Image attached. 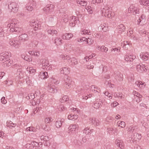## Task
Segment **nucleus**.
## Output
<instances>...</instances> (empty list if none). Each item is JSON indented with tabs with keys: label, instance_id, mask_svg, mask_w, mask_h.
Listing matches in <instances>:
<instances>
[{
	"label": "nucleus",
	"instance_id": "nucleus-59",
	"mask_svg": "<svg viewBox=\"0 0 149 149\" xmlns=\"http://www.w3.org/2000/svg\"><path fill=\"white\" fill-rule=\"evenodd\" d=\"M86 42H87V43L88 45H91L93 43V41L91 39L88 38V39H87Z\"/></svg>",
	"mask_w": 149,
	"mask_h": 149
},
{
	"label": "nucleus",
	"instance_id": "nucleus-36",
	"mask_svg": "<svg viewBox=\"0 0 149 149\" xmlns=\"http://www.w3.org/2000/svg\"><path fill=\"white\" fill-rule=\"evenodd\" d=\"M40 75L41 79H45L47 78L48 77L47 72H40Z\"/></svg>",
	"mask_w": 149,
	"mask_h": 149
},
{
	"label": "nucleus",
	"instance_id": "nucleus-7",
	"mask_svg": "<svg viewBox=\"0 0 149 149\" xmlns=\"http://www.w3.org/2000/svg\"><path fill=\"white\" fill-rule=\"evenodd\" d=\"M30 25L31 26H33L35 31H36L39 27L41 26V25L40 23L39 24L38 21L35 19L32 20L30 21Z\"/></svg>",
	"mask_w": 149,
	"mask_h": 149
},
{
	"label": "nucleus",
	"instance_id": "nucleus-49",
	"mask_svg": "<svg viewBox=\"0 0 149 149\" xmlns=\"http://www.w3.org/2000/svg\"><path fill=\"white\" fill-rule=\"evenodd\" d=\"M114 13L113 12H111V11L110 12H109V13H107V14L106 17L108 18H111L114 16Z\"/></svg>",
	"mask_w": 149,
	"mask_h": 149
},
{
	"label": "nucleus",
	"instance_id": "nucleus-28",
	"mask_svg": "<svg viewBox=\"0 0 149 149\" xmlns=\"http://www.w3.org/2000/svg\"><path fill=\"white\" fill-rule=\"evenodd\" d=\"M48 33L53 36H56L57 34V32L56 31L53 29H49L47 31Z\"/></svg>",
	"mask_w": 149,
	"mask_h": 149
},
{
	"label": "nucleus",
	"instance_id": "nucleus-15",
	"mask_svg": "<svg viewBox=\"0 0 149 149\" xmlns=\"http://www.w3.org/2000/svg\"><path fill=\"white\" fill-rule=\"evenodd\" d=\"M90 122L95 126H97L100 125L98 120L95 118H92L90 119Z\"/></svg>",
	"mask_w": 149,
	"mask_h": 149
},
{
	"label": "nucleus",
	"instance_id": "nucleus-61",
	"mask_svg": "<svg viewBox=\"0 0 149 149\" xmlns=\"http://www.w3.org/2000/svg\"><path fill=\"white\" fill-rule=\"evenodd\" d=\"M136 130H137V128L136 127H132L129 130V131L130 132H134L136 131Z\"/></svg>",
	"mask_w": 149,
	"mask_h": 149
},
{
	"label": "nucleus",
	"instance_id": "nucleus-45",
	"mask_svg": "<svg viewBox=\"0 0 149 149\" xmlns=\"http://www.w3.org/2000/svg\"><path fill=\"white\" fill-rule=\"evenodd\" d=\"M135 84H136L137 86L141 88L143 87V86L144 87L145 85V84L144 83H143L141 81H136V82Z\"/></svg>",
	"mask_w": 149,
	"mask_h": 149
},
{
	"label": "nucleus",
	"instance_id": "nucleus-53",
	"mask_svg": "<svg viewBox=\"0 0 149 149\" xmlns=\"http://www.w3.org/2000/svg\"><path fill=\"white\" fill-rule=\"evenodd\" d=\"M114 96L115 97H120L121 99L123 97V95L118 93H115L114 94Z\"/></svg>",
	"mask_w": 149,
	"mask_h": 149
},
{
	"label": "nucleus",
	"instance_id": "nucleus-31",
	"mask_svg": "<svg viewBox=\"0 0 149 149\" xmlns=\"http://www.w3.org/2000/svg\"><path fill=\"white\" fill-rule=\"evenodd\" d=\"M90 88L91 90H92V91H94V92L95 91L98 93H99L101 91V90L99 88H98L97 86L95 85L91 86L90 87Z\"/></svg>",
	"mask_w": 149,
	"mask_h": 149
},
{
	"label": "nucleus",
	"instance_id": "nucleus-6",
	"mask_svg": "<svg viewBox=\"0 0 149 149\" xmlns=\"http://www.w3.org/2000/svg\"><path fill=\"white\" fill-rule=\"evenodd\" d=\"M128 11H130L131 13H132L134 15H135L137 14H139V9L138 8L136 7L135 4H132L128 8Z\"/></svg>",
	"mask_w": 149,
	"mask_h": 149
},
{
	"label": "nucleus",
	"instance_id": "nucleus-10",
	"mask_svg": "<svg viewBox=\"0 0 149 149\" xmlns=\"http://www.w3.org/2000/svg\"><path fill=\"white\" fill-rule=\"evenodd\" d=\"M38 143L36 141H32L30 143H27L25 146V147L27 148L32 149L34 147L37 146Z\"/></svg>",
	"mask_w": 149,
	"mask_h": 149
},
{
	"label": "nucleus",
	"instance_id": "nucleus-64",
	"mask_svg": "<svg viewBox=\"0 0 149 149\" xmlns=\"http://www.w3.org/2000/svg\"><path fill=\"white\" fill-rule=\"evenodd\" d=\"M5 97H3L1 99V101L2 103L5 104L7 103V101L5 99Z\"/></svg>",
	"mask_w": 149,
	"mask_h": 149
},
{
	"label": "nucleus",
	"instance_id": "nucleus-38",
	"mask_svg": "<svg viewBox=\"0 0 149 149\" xmlns=\"http://www.w3.org/2000/svg\"><path fill=\"white\" fill-rule=\"evenodd\" d=\"M61 120H57L55 123V125L56 127L57 128H60L62 125V123H63V121H62Z\"/></svg>",
	"mask_w": 149,
	"mask_h": 149
},
{
	"label": "nucleus",
	"instance_id": "nucleus-29",
	"mask_svg": "<svg viewBox=\"0 0 149 149\" xmlns=\"http://www.w3.org/2000/svg\"><path fill=\"white\" fill-rule=\"evenodd\" d=\"M116 143L117 145L120 148H124V144L122 141L120 140H117L116 141Z\"/></svg>",
	"mask_w": 149,
	"mask_h": 149
},
{
	"label": "nucleus",
	"instance_id": "nucleus-55",
	"mask_svg": "<svg viewBox=\"0 0 149 149\" xmlns=\"http://www.w3.org/2000/svg\"><path fill=\"white\" fill-rule=\"evenodd\" d=\"M52 119L51 117H48L45 118V123H48L52 121Z\"/></svg>",
	"mask_w": 149,
	"mask_h": 149
},
{
	"label": "nucleus",
	"instance_id": "nucleus-48",
	"mask_svg": "<svg viewBox=\"0 0 149 149\" xmlns=\"http://www.w3.org/2000/svg\"><path fill=\"white\" fill-rule=\"evenodd\" d=\"M118 126L122 128L124 127L125 126V122L123 121H118Z\"/></svg>",
	"mask_w": 149,
	"mask_h": 149
},
{
	"label": "nucleus",
	"instance_id": "nucleus-25",
	"mask_svg": "<svg viewBox=\"0 0 149 149\" xmlns=\"http://www.w3.org/2000/svg\"><path fill=\"white\" fill-rule=\"evenodd\" d=\"M136 69L138 72H140L145 71V69L147 70V68H146L144 66H141L140 65H136Z\"/></svg>",
	"mask_w": 149,
	"mask_h": 149
},
{
	"label": "nucleus",
	"instance_id": "nucleus-58",
	"mask_svg": "<svg viewBox=\"0 0 149 149\" xmlns=\"http://www.w3.org/2000/svg\"><path fill=\"white\" fill-rule=\"evenodd\" d=\"M4 36V32L3 29L2 28H0V37H3Z\"/></svg>",
	"mask_w": 149,
	"mask_h": 149
},
{
	"label": "nucleus",
	"instance_id": "nucleus-63",
	"mask_svg": "<svg viewBox=\"0 0 149 149\" xmlns=\"http://www.w3.org/2000/svg\"><path fill=\"white\" fill-rule=\"evenodd\" d=\"M66 109V108L62 105L60 106V107L58 108V109L60 111H64Z\"/></svg>",
	"mask_w": 149,
	"mask_h": 149
},
{
	"label": "nucleus",
	"instance_id": "nucleus-19",
	"mask_svg": "<svg viewBox=\"0 0 149 149\" xmlns=\"http://www.w3.org/2000/svg\"><path fill=\"white\" fill-rule=\"evenodd\" d=\"M114 77L119 81H121L123 80V75L120 72H117L114 74Z\"/></svg>",
	"mask_w": 149,
	"mask_h": 149
},
{
	"label": "nucleus",
	"instance_id": "nucleus-8",
	"mask_svg": "<svg viewBox=\"0 0 149 149\" xmlns=\"http://www.w3.org/2000/svg\"><path fill=\"white\" fill-rule=\"evenodd\" d=\"M78 127V125L77 124L70 125L68 128V133L70 134L75 133L76 132V129Z\"/></svg>",
	"mask_w": 149,
	"mask_h": 149
},
{
	"label": "nucleus",
	"instance_id": "nucleus-22",
	"mask_svg": "<svg viewBox=\"0 0 149 149\" xmlns=\"http://www.w3.org/2000/svg\"><path fill=\"white\" fill-rule=\"evenodd\" d=\"M102 103L100 100H97L94 103V107L96 109H98L100 107H101L102 105Z\"/></svg>",
	"mask_w": 149,
	"mask_h": 149
},
{
	"label": "nucleus",
	"instance_id": "nucleus-60",
	"mask_svg": "<svg viewBox=\"0 0 149 149\" xmlns=\"http://www.w3.org/2000/svg\"><path fill=\"white\" fill-rule=\"evenodd\" d=\"M41 139H43L44 141H48L49 139V138L47 136H42L41 137Z\"/></svg>",
	"mask_w": 149,
	"mask_h": 149
},
{
	"label": "nucleus",
	"instance_id": "nucleus-33",
	"mask_svg": "<svg viewBox=\"0 0 149 149\" xmlns=\"http://www.w3.org/2000/svg\"><path fill=\"white\" fill-rule=\"evenodd\" d=\"M133 137L134 140L136 141L137 140H139L141 139L142 136L141 134H139L136 132L134 133Z\"/></svg>",
	"mask_w": 149,
	"mask_h": 149
},
{
	"label": "nucleus",
	"instance_id": "nucleus-44",
	"mask_svg": "<svg viewBox=\"0 0 149 149\" xmlns=\"http://www.w3.org/2000/svg\"><path fill=\"white\" fill-rule=\"evenodd\" d=\"M69 100V97L67 95H65L60 100V101L61 103H63Z\"/></svg>",
	"mask_w": 149,
	"mask_h": 149
},
{
	"label": "nucleus",
	"instance_id": "nucleus-21",
	"mask_svg": "<svg viewBox=\"0 0 149 149\" xmlns=\"http://www.w3.org/2000/svg\"><path fill=\"white\" fill-rule=\"evenodd\" d=\"M60 72L63 74H68L69 73L70 69L68 67H64L61 69Z\"/></svg>",
	"mask_w": 149,
	"mask_h": 149
},
{
	"label": "nucleus",
	"instance_id": "nucleus-20",
	"mask_svg": "<svg viewBox=\"0 0 149 149\" xmlns=\"http://www.w3.org/2000/svg\"><path fill=\"white\" fill-rule=\"evenodd\" d=\"M13 61L10 60L8 58V59L6 60L4 62H3L2 66L4 67H8L11 65L13 63Z\"/></svg>",
	"mask_w": 149,
	"mask_h": 149
},
{
	"label": "nucleus",
	"instance_id": "nucleus-14",
	"mask_svg": "<svg viewBox=\"0 0 149 149\" xmlns=\"http://www.w3.org/2000/svg\"><path fill=\"white\" fill-rule=\"evenodd\" d=\"M140 56L143 61H146L149 58V53L148 52H146L144 54H140Z\"/></svg>",
	"mask_w": 149,
	"mask_h": 149
},
{
	"label": "nucleus",
	"instance_id": "nucleus-62",
	"mask_svg": "<svg viewBox=\"0 0 149 149\" xmlns=\"http://www.w3.org/2000/svg\"><path fill=\"white\" fill-rule=\"evenodd\" d=\"M72 45L71 44H67L66 45V46L67 47V48H66V49L68 50H70L72 48Z\"/></svg>",
	"mask_w": 149,
	"mask_h": 149
},
{
	"label": "nucleus",
	"instance_id": "nucleus-40",
	"mask_svg": "<svg viewBox=\"0 0 149 149\" xmlns=\"http://www.w3.org/2000/svg\"><path fill=\"white\" fill-rule=\"evenodd\" d=\"M60 57L63 60H68L70 59V57L67 55H61L60 56Z\"/></svg>",
	"mask_w": 149,
	"mask_h": 149
},
{
	"label": "nucleus",
	"instance_id": "nucleus-54",
	"mask_svg": "<svg viewBox=\"0 0 149 149\" xmlns=\"http://www.w3.org/2000/svg\"><path fill=\"white\" fill-rule=\"evenodd\" d=\"M87 38L85 37H82L81 38H79L77 39V41L79 42H82L84 41H86Z\"/></svg>",
	"mask_w": 149,
	"mask_h": 149
},
{
	"label": "nucleus",
	"instance_id": "nucleus-57",
	"mask_svg": "<svg viewBox=\"0 0 149 149\" xmlns=\"http://www.w3.org/2000/svg\"><path fill=\"white\" fill-rule=\"evenodd\" d=\"M24 59L26 61L29 62L32 61V59L31 58H29L28 56H25L24 57Z\"/></svg>",
	"mask_w": 149,
	"mask_h": 149
},
{
	"label": "nucleus",
	"instance_id": "nucleus-27",
	"mask_svg": "<svg viewBox=\"0 0 149 149\" xmlns=\"http://www.w3.org/2000/svg\"><path fill=\"white\" fill-rule=\"evenodd\" d=\"M54 43L57 46L60 45L62 43V40L60 38L57 37L54 39Z\"/></svg>",
	"mask_w": 149,
	"mask_h": 149
},
{
	"label": "nucleus",
	"instance_id": "nucleus-39",
	"mask_svg": "<svg viewBox=\"0 0 149 149\" xmlns=\"http://www.w3.org/2000/svg\"><path fill=\"white\" fill-rule=\"evenodd\" d=\"M19 22L17 23V25L15 27V31L14 32H21L23 30L22 27L21 26H20L18 25Z\"/></svg>",
	"mask_w": 149,
	"mask_h": 149
},
{
	"label": "nucleus",
	"instance_id": "nucleus-52",
	"mask_svg": "<svg viewBox=\"0 0 149 149\" xmlns=\"http://www.w3.org/2000/svg\"><path fill=\"white\" fill-rule=\"evenodd\" d=\"M100 50L102 51V52H104L105 53L107 52L108 51V48L103 46L100 47Z\"/></svg>",
	"mask_w": 149,
	"mask_h": 149
},
{
	"label": "nucleus",
	"instance_id": "nucleus-5",
	"mask_svg": "<svg viewBox=\"0 0 149 149\" xmlns=\"http://www.w3.org/2000/svg\"><path fill=\"white\" fill-rule=\"evenodd\" d=\"M54 6L52 4L48 5L44 8L43 10L46 14H51L54 10Z\"/></svg>",
	"mask_w": 149,
	"mask_h": 149
},
{
	"label": "nucleus",
	"instance_id": "nucleus-23",
	"mask_svg": "<svg viewBox=\"0 0 149 149\" xmlns=\"http://www.w3.org/2000/svg\"><path fill=\"white\" fill-rule=\"evenodd\" d=\"M73 36V35L71 33H66L62 36V38L65 40H69Z\"/></svg>",
	"mask_w": 149,
	"mask_h": 149
},
{
	"label": "nucleus",
	"instance_id": "nucleus-9",
	"mask_svg": "<svg viewBox=\"0 0 149 149\" xmlns=\"http://www.w3.org/2000/svg\"><path fill=\"white\" fill-rule=\"evenodd\" d=\"M70 20L69 23V25L71 27H74L76 23H77V21H79V19L77 17L72 16L70 17Z\"/></svg>",
	"mask_w": 149,
	"mask_h": 149
},
{
	"label": "nucleus",
	"instance_id": "nucleus-50",
	"mask_svg": "<svg viewBox=\"0 0 149 149\" xmlns=\"http://www.w3.org/2000/svg\"><path fill=\"white\" fill-rule=\"evenodd\" d=\"M62 17L64 22H68V20L69 17L67 15H63Z\"/></svg>",
	"mask_w": 149,
	"mask_h": 149
},
{
	"label": "nucleus",
	"instance_id": "nucleus-11",
	"mask_svg": "<svg viewBox=\"0 0 149 149\" xmlns=\"http://www.w3.org/2000/svg\"><path fill=\"white\" fill-rule=\"evenodd\" d=\"M18 38L21 42H24L29 40V37L27 34L24 33L20 35L19 36Z\"/></svg>",
	"mask_w": 149,
	"mask_h": 149
},
{
	"label": "nucleus",
	"instance_id": "nucleus-42",
	"mask_svg": "<svg viewBox=\"0 0 149 149\" xmlns=\"http://www.w3.org/2000/svg\"><path fill=\"white\" fill-rule=\"evenodd\" d=\"M42 63V67H44L45 68H46L49 64L48 61L45 59H43Z\"/></svg>",
	"mask_w": 149,
	"mask_h": 149
},
{
	"label": "nucleus",
	"instance_id": "nucleus-4",
	"mask_svg": "<svg viewBox=\"0 0 149 149\" xmlns=\"http://www.w3.org/2000/svg\"><path fill=\"white\" fill-rule=\"evenodd\" d=\"M72 82V81L70 77H65L64 84V87L67 89L70 88L71 87Z\"/></svg>",
	"mask_w": 149,
	"mask_h": 149
},
{
	"label": "nucleus",
	"instance_id": "nucleus-26",
	"mask_svg": "<svg viewBox=\"0 0 149 149\" xmlns=\"http://www.w3.org/2000/svg\"><path fill=\"white\" fill-rule=\"evenodd\" d=\"M70 64L72 66H74L75 65L78 64V62L76 58L74 57H72L70 59Z\"/></svg>",
	"mask_w": 149,
	"mask_h": 149
},
{
	"label": "nucleus",
	"instance_id": "nucleus-1",
	"mask_svg": "<svg viewBox=\"0 0 149 149\" xmlns=\"http://www.w3.org/2000/svg\"><path fill=\"white\" fill-rule=\"evenodd\" d=\"M18 21L16 19H14L9 20L8 22L7 27L10 28L11 32H13L15 31V27L17 25Z\"/></svg>",
	"mask_w": 149,
	"mask_h": 149
},
{
	"label": "nucleus",
	"instance_id": "nucleus-13",
	"mask_svg": "<svg viewBox=\"0 0 149 149\" xmlns=\"http://www.w3.org/2000/svg\"><path fill=\"white\" fill-rule=\"evenodd\" d=\"M136 58L135 55H126L125 56V60L128 62H132Z\"/></svg>",
	"mask_w": 149,
	"mask_h": 149
},
{
	"label": "nucleus",
	"instance_id": "nucleus-43",
	"mask_svg": "<svg viewBox=\"0 0 149 149\" xmlns=\"http://www.w3.org/2000/svg\"><path fill=\"white\" fill-rule=\"evenodd\" d=\"M17 76L19 77L20 79L22 78L23 77V73L21 72V69H18L17 70Z\"/></svg>",
	"mask_w": 149,
	"mask_h": 149
},
{
	"label": "nucleus",
	"instance_id": "nucleus-47",
	"mask_svg": "<svg viewBox=\"0 0 149 149\" xmlns=\"http://www.w3.org/2000/svg\"><path fill=\"white\" fill-rule=\"evenodd\" d=\"M133 94L134 95V96L135 97L134 98H136V97H139V98H142V96L139 93L137 92L134 91H133Z\"/></svg>",
	"mask_w": 149,
	"mask_h": 149
},
{
	"label": "nucleus",
	"instance_id": "nucleus-30",
	"mask_svg": "<svg viewBox=\"0 0 149 149\" xmlns=\"http://www.w3.org/2000/svg\"><path fill=\"white\" fill-rule=\"evenodd\" d=\"M140 4L144 6H149V0H139Z\"/></svg>",
	"mask_w": 149,
	"mask_h": 149
},
{
	"label": "nucleus",
	"instance_id": "nucleus-17",
	"mask_svg": "<svg viewBox=\"0 0 149 149\" xmlns=\"http://www.w3.org/2000/svg\"><path fill=\"white\" fill-rule=\"evenodd\" d=\"M145 16L144 15H142L138 20V22L139 24H140L141 25H143L146 23Z\"/></svg>",
	"mask_w": 149,
	"mask_h": 149
},
{
	"label": "nucleus",
	"instance_id": "nucleus-56",
	"mask_svg": "<svg viewBox=\"0 0 149 149\" xmlns=\"http://www.w3.org/2000/svg\"><path fill=\"white\" fill-rule=\"evenodd\" d=\"M131 44H130V43L129 42L127 41H124L123 42V43H122L121 45L122 46L123 45V47H124L125 46L127 45L128 46H130L131 45Z\"/></svg>",
	"mask_w": 149,
	"mask_h": 149
},
{
	"label": "nucleus",
	"instance_id": "nucleus-32",
	"mask_svg": "<svg viewBox=\"0 0 149 149\" xmlns=\"http://www.w3.org/2000/svg\"><path fill=\"white\" fill-rule=\"evenodd\" d=\"M78 118V116L77 115L70 114L68 115V119L71 120H76Z\"/></svg>",
	"mask_w": 149,
	"mask_h": 149
},
{
	"label": "nucleus",
	"instance_id": "nucleus-34",
	"mask_svg": "<svg viewBox=\"0 0 149 149\" xmlns=\"http://www.w3.org/2000/svg\"><path fill=\"white\" fill-rule=\"evenodd\" d=\"M118 31L121 33L125 31V28L123 24H121L118 26Z\"/></svg>",
	"mask_w": 149,
	"mask_h": 149
},
{
	"label": "nucleus",
	"instance_id": "nucleus-46",
	"mask_svg": "<svg viewBox=\"0 0 149 149\" xmlns=\"http://www.w3.org/2000/svg\"><path fill=\"white\" fill-rule=\"evenodd\" d=\"M81 33L82 34L91 35V33L89 30L84 29L81 31Z\"/></svg>",
	"mask_w": 149,
	"mask_h": 149
},
{
	"label": "nucleus",
	"instance_id": "nucleus-35",
	"mask_svg": "<svg viewBox=\"0 0 149 149\" xmlns=\"http://www.w3.org/2000/svg\"><path fill=\"white\" fill-rule=\"evenodd\" d=\"M37 37L41 40H44L46 38L45 34L44 33H39L37 35Z\"/></svg>",
	"mask_w": 149,
	"mask_h": 149
},
{
	"label": "nucleus",
	"instance_id": "nucleus-18",
	"mask_svg": "<svg viewBox=\"0 0 149 149\" xmlns=\"http://www.w3.org/2000/svg\"><path fill=\"white\" fill-rule=\"evenodd\" d=\"M111 9L108 7H105L104 8H103L102 10V13L104 16L106 17L107 14V13H109V12L111 11Z\"/></svg>",
	"mask_w": 149,
	"mask_h": 149
},
{
	"label": "nucleus",
	"instance_id": "nucleus-2",
	"mask_svg": "<svg viewBox=\"0 0 149 149\" xmlns=\"http://www.w3.org/2000/svg\"><path fill=\"white\" fill-rule=\"evenodd\" d=\"M9 43L11 46L15 48H18L21 43V42L19 39L18 40L15 38L10 39Z\"/></svg>",
	"mask_w": 149,
	"mask_h": 149
},
{
	"label": "nucleus",
	"instance_id": "nucleus-12",
	"mask_svg": "<svg viewBox=\"0 0 149 149\" xmlns=\"http://www.w3.org/2000/svg\"><path fill=\"white\" fill-rule=\"evenodd\" d=\"M36 6L35 2L33 1H32V3L27 4L26 8L28 11H31L35 8Z\"/></svg>",
	"mask_w": 149,
	"mask_h": 149
},
{
	"label": "nucleus",
	"instance_id": "nucleus-37",
	"mask_svg": "<svg viewBox=\"0 0 149 149\" xmlns=\"http://www.w3.org/2000/svg\"><path fill=\"white\" fill-rule=\"evenodd\" d=\"M35 94L33 93H29L28 95L26 96V98L27 99L33 100L35 98Z\"/></svg>",
	"mask_w": 149,
	"mask_h": 149
},
{
	"label": "nucleus",
	"instance_id": "nucleus-41",
	"mask_svg": "<svg viewBox=\"0 0 149 149\" xmlns=\"http://www.w3.org/2000/svg\"><path fill=\"white\" fill-rule=\"evenodd\" d=\"M77 4H79L81 6H86L87 4L86 1H81V0H77Z\"/></svg>",
	"mask_w": 149,
	"mask_h": 149
},
{
	"label": "nucleus",
	"instance_id": "nucleus-24",
	"mask_svg": "<svg viewBox=\"0 0 149 149\" xmlns=\"http://www.w3.org/2000/svg\"><path fill=\"white\" fill-rule=\"evenodd\" d=\"M8 55L6 53H1L0 54V60L1 61L8 59Z\"/></svg>",
	"mask_w": 149,
	"mask_h": 149
},
{
	"label": "nucleus",
	"instance_id": "nucleus-51",
	"mask_svg": "<svg viewBox=\"0 0 149 149\" xmlns=\"http://www.w3.org/2000/svg\"><path fill=\"white\" fill-rule=\"evenodd\" d=\"M91 131V130H90L89 128H86L83 130V133L86 135H88L89 134Z\"/></svg>",
	"mask_w": 149,
	"mask_h": 149
},
{
	"label": "nucleus",
	"instance_id": "nucleus-16",
	"mask_svg": "<svg viewBox=\"0 0 149 149\" xmlns=\"http://www.w3.org/2000/svg\"><path fill=\"white\" fill-rule=\"evenodd\" d=\"M49 92L51 93H55L57 92V89L54 85L49 84L48 86Z\"/></svg>",
	"mask_w": 149,
	"mask_h": 149
},
{
	"label": "nucleus",
	"instance_id": "nucleus-3",
	"mask_svg": "<svg viewBox=\"0 0 149 149\" xmlns=\"http://www.w3.org/2000/svg\"><path fill=\"white\" fill-rule=\"evenodd\" d=\"M8 8L11 12L17 13L19 7L17 4L15 2H12L8 5Z\"/></svg>",
	"mask_w": 149,
	"mask_h": 149
}]
</instances>
